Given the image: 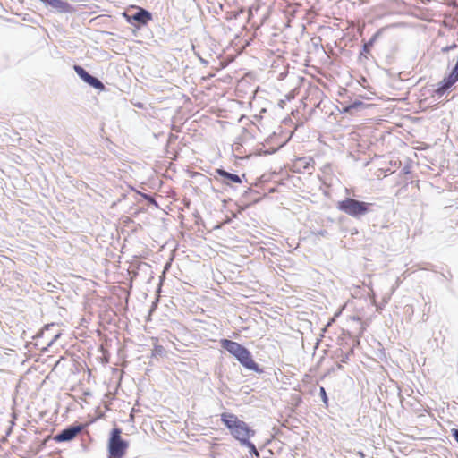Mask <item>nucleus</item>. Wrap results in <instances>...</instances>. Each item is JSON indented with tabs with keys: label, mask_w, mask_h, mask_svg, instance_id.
<instances>
[{
	"label": "nucleus",
	"mask_w": 458,
	"mask_h": 458,
	"mask_svg": "<svg viewBox=\"0 0 458 458\" xmlns=\"http://www.w3.org/2000/svg\"><path fill=\"white\" fill-rule=\"evenodd\" d=\"M221 421L230 430L231 435L242 444L247 443L255 434V431L251 429L246 422L241 420L233 413H222Z\"/></svg>",
	"instance_id": "nucleus-1"
},
{
	"label": "nucleus",
	"mask_w": 458,
	"mask_h": 458,
	"mask_svg": "<svg viewBox=\"0 0 458 458\" xmlns=\"http://www.w3.org/2000/svg\"><path fill=\"white\" fill-rule=\"evenodd\" d=\"M221 346L232 354L243 367L255 371L261 372L259 364L253 360L250 352L237 342L228 339L220 341Z\"/></svg>",
	"instance_id": "nucleus-2"
},
{
	"label": "nucleus",
	"mask_w": 458,
	"mask_h": 458,
	"mask_svg": "<svg viewBox=\"0 0 458 458\" xmlns=\"http://www.w3.org/2000/svg\"><path fill=\"white\" fill-rule=\"evenodd\" d=\"M371 204L359 201L352 198H346L337 202V208L352 217H360L369 213Z\"/></svg>",
	"instance_id": "nucleus-3"
},
{
	"label": "nucleus",
	"mask_w": 458,
	"mask_h": 458,
	"mask_svg": "<svg viewBox=\"0 0 458 458\" xmlns=\"http://www.w3.org/2000/svg\"><path fill=\"white\" fill-rule=\"evenodd\" d=\"M122 430L119 428L112 429L108 439V458H123L128 449V443L121 437Z\"/></svg>",
	"instance_id": "nucleus-4"
},
{
	"label": "nucleus",
	"mask_w": 458,
	"mask_h": 458,
	"mask_svg": "<svg viewBox=\"0 0 458 458\" xmlns=\"http://www.w3.org/2000/svg\"><path fill=\"white\" fill-rule=\"evenodd\" d=\"M314 159L310 157H298L293 161L292 170L298 174H311V171L314 169Z\"/></svg>",
	"instance_id": "nucleus-5"
},
{
	"label": "nucleus",
	"mask_w": 458,
	"mask_h": 458,
	"mask_svg": "<svg viewBox=\"0 0 458 458\" xmlns=\"http://www.w3.org/2000/svg\"><path fill=\"white\" fill-rule=\"evenodd\" d=\"M74 71L76 73L88 84L97 89H103L104 84L97 78L89 74L81 66L74 65Z\"/></svg>",
	"instance_id": "nucleus-6"
},
{
	"label": "nucleus",
	"mask_w": 458,
	"mask_h": 458,
	"mask_svg": "<svg viewBox=\"0 0 458 458\" xmlns=\"http://www.w3.org/2000/svg\"><path fill=\"white\" fill-rule=\"evenodd\" d=\"M84 428L83 425L72 426L64 429L60 434L55 437L57 442H65L73 439Z\"/></svg>",
	"instance_id": "nucleus-7"
},
{
	"label": "nucleus",
	"mask_w": 458,
	"mask_h": 458,
	"mask_svg": "<svg viewBox=\"0 0 458 458\" xmlns=\"http://www.w3.org/2000/svg\"><path fill=\"white\" fill-rule=\"evenodd\" d=\"M131 18L141 24H147L151 20V14L149 12L139 8V11Z\"/></svg>",
	"instance_id": "nucleus-8"
},
{
	"label": "nucleus",
	"mask_w": 458,
	"mask_h": 458,
	"mask_svg": "<svg viewBox=\"0 0 458 458\" xmlns=\"http://www.w3.org/2000/svg\"><path fill=\"white\" fill-rule=\"evenodd\" d=\"M217 173L221 176H223V177H225L226 179H229L230 181H232V182H233L235 183H241L242 182L240 177L237 174H230V173H228V172H226L225 170H222V169H218Z\"/></svg>",
	"instance_id": "nucleus-9"
},
{
	"label": "nucleus",
	"mask_w": 458,
	"mask_h": 458,
	"mask_svg": "<svg viewBox=\"0 0 458 458\" xmlns=\"http://www.w3.org/2000/svg\"><path fill=\"white\" fill-rule=\"evenodd\" d=\"M319 392H320V395H321V398H322L324 403L327 404L328 398H327V395L325 388L324 387H320Z\"/></svg>",
	"instance_id": "nucleus-10"
},
{
	"label": "nucleus",
	"mask_w": 458,
	"mask_h": 458,
	"mask_svg": "<svg viewBox=\"0 0 458 458\" xmlns=\"http://www.w3.org/2000/svg\"><path fill=\"white\" fill-rule=\"evenodd\" d=\"M374 39H370L368 43H366L363 47V51L365 53H369L370 47L373 46Z\"/></svg>",
	"instance_id": "nucleus-11"
},
{
	"label": "nucleus",
	"mask_w": 458,
	"mask_h": 458,
	"mask_svg": "<svg viewBox=\"0 0 458 458\" xmlns=\"http://www.w3.org/2000/svg\"><path fill=\"white\" fill-rule=\"evenodd\" d=\"M244 445H248V446L252 450V453H254L257 456L259 455V453H258V451H257V449H256L255 445H254L252 443H250V442H249V441H248V442H247V443H245Z\"/></svg>",
	"instance_id": "nucleus-12"
},
{
	"label": "nucleus",
	"mask_w": 458,
	"mask_h": 458,
	"mask_svg": "<svg viewBox=\"0 0 458 458\" xmlns=\"http://www.w3.org/2000/svg\"><path fill=\"white\" fill-rule=\"evenodd\" d=\"M454 437L455 440L458 442V430L454 431Z\"/></svg>",
	"instance_id": "nucleus-13"
}]
</instances>
